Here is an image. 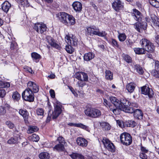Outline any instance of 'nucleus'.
<instances>
[{
    "label": "nucleus",
    "instance_id": "48",
    "mask_svg": "<svg viewBox=\"0 0 159 159\" xmlns=\"http://www.w3.org/2000/svg\"><path fill=\"white\" fill-rule=\"evenodd\" d=\"M124 59L125 60L127 63H130L132 62V59L131 57L128 55H124Z\"/></svg>",
    "mask_w": 159,
    "mask_h": 159
},
{
    "label": "nucleus",
    "instance_id": "19",
    "mask_svg": "<svg viewBox=\"0 0 159 159\" xmlns=\"http://www.w3.org/2000/svg\"><path fill=\"white\" fill-rule=\"evenodd\" d=\"M68 125L70 126H74L75 127H79L82 129L85 130H86L89 132L90 130L89 127L84 125L83 124L80 123H70L68 124Z\"/></svg>",
    "mask_w": 159,
    "mask_h": 159
},
{
    "label": "nucleus",
    "instance_id": "59",
    "mask_svg": "<svg viewBox=\"0 0 159 159\" xmlns=\"http://www.w3.org/2000/svg\"><path fill=\"white\" fill-rule=\"evenodd\" d=\"M139 157L142 159H147V156L143 152H141L140 153Z\"/></svg>",
    "mask_w": 159,
    "mask_h": 159
},
{
    "label": "nucleus",
    "instance_id": "42",
    "mask_svg": "<svg viewBox=\"0 0 159 159\" xmlns=\"http://www.w3.org/2000/svg\"><path fill=\"white\" fill-rule=\"evenodd\" d=\"M39 130V128L36 126H32L29 127L27 133L29 134L32 133L34 132H36Z\"/></svg>",
    "mask_w": 159,
    "mask_h": 159
},
{
    "label": "nucleus",
    "instance_id": "5",
    "mask_svg": "<svg viewBox=\"0 0 159 159\" xmlns=\"http://www.w3.org/2000/svg\"><path fill=\"white\" fill-rule=\"evenodd\" d=\"M85 114L87 116L94 118L99 117L101 115V111L97 109L88 108L84 111Z\"/></svg>",
    "mask_w": 159,
    "mask_h": 159
},
{
    "label": "nucleus",
    "instance_id": "13",
    "mask_svg": "<svg viewBox=\"0 0 159 159\" xmlns=\"http://www.w3.org/2000/svg\"><path fill=\"white\" fill-rule=\"evenodd\" d=\"M131 15L133 18L137 22H141L143 18L142 13L135 9H133V12L131 14Z\"/></svg>",
    "mask_w": 159,
    "mask_h": 159
},
{
    "label": "nucleus",
    "instance_id": "7",
    "mask_svg": "<svg viewBox=\"0 0 159 159\" xmlns=\"http://www.w3.org/2000/svg\"><path fill=\"white\" fill-rule=\"evenodd\" d=\"M62 112V110L61 107L58 105H56L54 107V110L51 116H48L47 118V121H49L51 117L53 119H56L59 115L61 114Z\"/></svg>",
    "mask_w": 159,
    "mask_h": 159
},
{
    "label": "nucleus",
    "instance_id": "45",
    "mask_svg": "<svg viewBox=\"0 0 159 159\" xmlns=\"http://www.w3.org/2000/svg\"><path fill=\"white\" fill-rule=\"evenodd\" d=\"M134 67L138 73L141 75L143 74V70L139 65L135 64L134 65Z\"/></svg>",
    "mask_w": 159,
    "mask_h": 159
},
{
    "label": "nucleus",
    "instance_id": "60",
    "mask_svg": "<svg viewBox=\"0 0 159 159\" xmlns=\"http://www.w3.org/2000/svg\"><path fill=\"white\" fill-rule=\"evenodd\" d=\"M6 113V110L3 106L0 107V115H4Z\"/></svg>",
    "mask_w": 159,
    "mask_h": 159
},
{
    "label": "nucleus",
    "instance_id": "33",
    "mask_svg": "<svg viewBox=\"0 0 159 159\" xmlns=\"http://www.w3.org/2000/svg\"><path fill=\"white\" fill-rule=\"evenodd\" d=\"M100 125L102 128L103 129L105 130H109L111 128V126L109 124L106 122L100 123Z\"/></svg>",
    "mask_w": 159,
    "mask_h": 159
},
{
    "label": "nucleus",
    "instance_id": "9",
    "mask_svg": "<svg viewBox=\"0 0 159 159\" xmlns=\"http://www.w3.org/2000/svg\"><path fill=\"white\" fill-rule=\"evenodd\" d=\"M134 28L138 31L141 32L143 31V30L146 29L147 27V24L146 22L141 21L137 22L134 24Z\"/></svg>",
    "mask_w": 159,
    "mask_h": 159
},
{
    "label": "nucleus",
    "instance_id": "44",
    "mask_svg": "<svg viewBox=\"0 0 159 159\" xmlns=\"http://www.w3.org/2000/svg\"><path fill=\"white\" fill-rule=\"evenodd\" d=\"M66 46V50L70 54L72 53L74 51V49L72 47L71 45L69 44Z\"/></svg>",
    "mask_w": 159,
    "mask_h": 159
},
{
    "label": "nucleus",
    "instance_id": "2",
    "mask_svg": "<svg viewBox=\"0 0 159 159\" xmlns=\"http://www.w3.org/2000/svg\"><path fill=\"white\" fill-rule=\"evenodd\" d=\"M87 30L88 34L91 36L95 35L99 37H104L107 35V34L105 31H102L100 32L99 28L94 25L88 27Z\"/></svg>",
    "mask_w": 159,
    "mask_h": 159
},
{
    "label": "nucleus",
    "instance_id": "24",
    "mask_svg": "<svg viewBox=\"0 0 159 159\" xmlns=\"http://www.w3.org/2000/svg\"><path fill=\"white\" fill-rule=\"evenodd\" d=\"M72 7L76 11H80L82 9V4L79 2H74L72 4Z\"/></svg>",
    "mask_w": 159,
    "mask_h": 159
},
{
    "label": "nucleus",
    "instance_id": "49",
    "mask_svg": "<svg viewBox=\"0 0 159 159\" xmlns=\"http://www.w3.org/2000/svg\"><path fill=\"white\" fill-rule=\"evenodd\" d=\"M152 74L156 78H159V72L156 70H154L152 71Z\"/></svg>",
    "mask_w": 159,
    "mask_h": 159
},
{
    "label": "nucleus",
    "instance_id": "22",
    "mask_svg": "<svg viewBox=\"0 0 159 159\" xmlns=\"http://www.w3.org/2000/svg\"><path fill=\"white\" fill-rule=\"evenodd\" d=\"M136 84L134 82H130L126 85V89L130 93H132L134 91Z\"/></svg>",
    "mask_w": 159,
    "mask_h": 159
},
{
    "label": "nucleus",
    "instance_id": "34",
    "mask_svg": "<svg viewBox=\"0 0 159 159\" xmlns=\"http://www.w3.org/2000/svg\"><path fill=\"white\" fill-rule=\"evenodd\" d=\"M150 16L154 24L159 27V19L154 14H151Z\"/></svg>",
    "mask_w": 159,
    "mask_h": 159
},
{
    "label": "nucleus",
    "instance_id": "35",
    "mask_svg": "<svg viewBox=\"0 0 159 159\" xmlns=\"http://www.w3.org/2000/svg\"><path fill=\"white\" fill-rule=\"evenodd\" d=\"M15 1L20 5L23 7H29L30 4L27 0H15Z\"/></svg>",
    "mask_w": 159,
    "mask_h": 159
},
{
    "label": "nucleus",
    "instance_id": "55",
    "mask_svg": "<svg viewBox=\"0 0 159 159\" xmlns=\"http://www.w3.org/2000/svg\"><path fill=\"white\" fill-rule=\"evenodd\" d=\"M129 126L130 127H134L136 125V123L133 120H130L128 122Z\"/></svg>",
    "mask_w": 159,
    "mask_h": 159
},
{
    "label": "nucleus",
    "instance_id": "43",
    "mask_svg": "<svg viewBox=\"0 0 159 159\" xmlns=\"http://www.w3.org/2000/svg\"><path fill=\"white\" fill-rule=\"evenodd\" d=\"M149 2L153 7L157 8L159 7V2L157 0H149Z\"/></svg>",
    "mask_w": 159,
    "mask_h": 159
},
{
    "label": "nucleus",
    "instance_id": "3",
    "mask_svg": "<svg viewBox=\"0 0 159 159\" xmlns=\"http://www.w3.org/2000/svg\"><path fill=\"white\" fill-rule=\"evenodd\" d=\"M140 43L144 48L146 52L150 53H153L154 52L155 46L150 40L146 39H143L140 40Z\"/></svg>",
    "mask_w": 159,
    "mask_h": 159
},
{
    "label": "nucleus",
    "instance_id": "38",
    "mask_svg": "<svg viewBox=\"0 0 159 159\" xmlns=\"http://www.w3.org/2000/svg\"><path fill=\"white\" fill-rule=\"evenodd\" d=\"M50 38V40L48 41L49 44L52 46L57 49H59L60 48L59 45L55 42L54 40L53 39L51 38Z\"/></svg>",
    "mask_w": 159,
    "mask_h": 159
},
{
    "label": "nucleus",
    "instance_id": "10",
    "mask_svg": "<svg viewBox=\"0 0 159 159\" xmlns=\"http://www.w3.org/2000/svg\"><path fill=\"white\" fill-rule=\"evenodd\" d=\"M27 88L26 89L31 91L34 93H36L39 91V86L35 83L30 81L27 84Z\"/></svg>",
    "mask_w": 159,
    "mask_h": 159
},
{
    "label": "nucleus",
    "instance_id": "15",
    "mask_svg": "<svg viewBox=\"0 0 159 159\" xmlns=\"http://www.w3.org/2000/svg\"><path fill=\"white\" fill-rule=\"evenodd\" d=\"M112 7L116 11L119 12L123 9V3L120 0H116L112 3Z\"/></svg>",
    "mask_w": 159,
    "mask_h": 159
},
{
    "label": "nucleus",
    "instance_id": "52",
    "mask_svg": "<svg viewBox=\"0 0 159 159\" xmlns=\"http://www.w3.org/2000/svg\"><path fill=\"white\" fill-rule=\"evenodd\" d=\"M115 109H114L113 111H112L114 114L115 115H117L119 114L120 111L121 110L119 108V107H117L116 106H115Z\"/></svg>",
    "mask_w": 159,
    "mask_h": 159
},
{
    "label": "nucleus",
    "instance_id": "39",
    "mask_svg": "<svg viewBox=\"0 0 159 159\" xmlns=\"http://www.w3.org/2000/svg\"><path fill=\"white\" fill-rule=\"evenodd\" d=\"M10 86V84L9 82L0 80V88H9Z\"/></svg>",
    "mask_w": 159,
    "mask_h": 159
},
{
    "label": "nucleus",
    "instance_id": "18",
    "mask_svg": "<svg viewBox=\"0 0 159 159\" xmlns=\"http://www.w3.org/2000/svg\"><path fill=\"white\" fill-rule=\"evenodd\" d=\"M19 114L23 117L24 120L26 123L28 121L29 113L25 109H21L19 111Z\"/></svg>",
    "mask_w": 159,
    "mask_h": 159
},
{
    "label": "nucleus",
    "instance_id": "64",
    "mask_svg": "<svg viewBox=\"0 0 159 159\" xmlns=\"http://www.w3.org/2000/svg\"><path fill=\"white\" fill-rule=\"evenodd\" d=\"M51 97L52 98H54L55 97V93L54 91L52 89L50 90L49 91Z\"/></svg>",
    "mask_w": 159,
    "mask_h": 159
},
{
    "label": "nucleus",
    "instance_id": "14",
    "mask_svg": "<svg viewBox=\"0 0 159 159\" xmlns=\"http://www.w3.org/2000/svg\"><path fill=\"white\" fill-rule=\"evenodd\" d=\"M65 39L68 44H70L72 46H76L77 45V39L75 35H72L71 37L66 35Z\"/></svg>",
    "mask_w": 159,
    "mask_h": 159
},
{
    "label": "nucleus",
    "instance_id": "26",
    "mask_svg": "<svg viewBox=\"0 0 159 159\" xmlns=\"http://www.w3.org/2000/svg\"><path fill=\"white\" fill-rule=\"evenodd\" d=\"M94 54L92 52L85 53L84 56V59L85 61H88L94 58Z\"/></svg>",
    "mask_w": 159,
    "mask_h": 159
},
{
    "label": "nucleus",
    "instance_id": "29",
    "mask_svg": "<svg viewBox=\"0 0 159 159\" xmlns=\"http://www.w3.org/2000/svg\"><path fill=\"white\" fill-rule=\"evenodd\" d=\"M31 56L33 60L36 62L39 61V60L41 58V56L36 52H32L31 54Z\"/></svg>",
    "mask_w": 159,
    "mask_h": 159
},
{
    "label": "nucleus",
    "instance_id": "36",
    "mask_svg": "<svg viewBox=\"0 0 159 159\" xmlns=\"http://www.w3.org/2000/svg\"><path fill=\"white\" fill-rule=\"evenodd\" d=\"M105 78L106 79L110 80L113 79V73L109 70H106L105 72Z\"/></svg>",
    "mask_w": 159,
    "mask_h": 159
},
{
    "label": "nucleus",
    "instance_id": "1",
    "mask_svg": "<svg viewBox=\"0 0 159 159\" xmlns=\"http://www.w3.org/2000/svg\"><path fill=\"white\" fill-rule=\"evenodd\" d=\"M58 17L61 22L66 25H74L75 23V19L72 15L65 12L59 13Z\"/></svg>",
    "mask_w": 159,
    "mask_h": 159
},
{
    "label": "nucleus",
    "instance_id": "11",
    "mask_svg": "<svg viewBox=\"0 0 159 159\" xmlns=\"http://www.w3.org/2000/svg\"><path fill=\"white\" fill-rule=\"evenodd\" d=\"M27 88L26 89L31 91L34 93H36L39 91V86L35 83L30 81L27 84Z\"/></svg>",
    "mask_w": 159,
    "mask_h": 159
},
{
    "label": "nucleus",
    "instance_id": "50",
    "mask_svg": "<svg viewBox=\"0 0 159 159\" xmlns=\"http://www.w3.org/2000/svg\"><path fill=\"white\" fill-rule=\"evenodd\" d=\"M5 124L10 129H12L14 127V124L10 121H6Z\"/></svg>",
    "mask_w": 159,
    "mask_h": 159
},
{
    "label": "nucleus",
    "instance_id": "56",
    "mask_svg": "<svg viewBox=\"0 0 159 159\" xmlns=\"http://www.w3.org/2000/svg\"><path fill=\"white\" fill-rule=\"evenodd\" d=\"M6 94V92L4 89H0V98H3Z\"/></svg>",
    "mask_w": 159,
    "mask_h": 159
},
{
    "label": "nucleus",
    "instance_id": "32",
    "mask_svg": "<svg viewBox=\"0 0 159 159\" xmlns=\"http://www.w3.org/2000/svg\"><path fill=\"white\" fill-rule=\"evenodd\" d=\"M134 50L136 54H143L146 53V50L144 48H134Z\"/></svg>",
    "mask_w": 159,
    "mask_h": 159
},
{
    "label": "nucleus",
    "instance_id": "17",
    "mask_svg": "<svg viewBox=\"0 0 159 159\" xmlns=\"http://www.w3.org/2000/svg\"><path fill=\"white\" fill-rule=\"evenodd\" d=\"M75 78L80 80H83L84 81H88V76L87 73L84 72L76 73L74 75Z\"/></svg>",
    "mask_w": 159,
    "mask_h": 159
},
{
    "label": "nucleus",
    "instance_id": "58",
    "mask_svg": "<svg viewBox=\"0 0 159 159\" xmlns=\"http://www.w3.org/2000/svg\"><path fill=\"white\" fill-rule=\"evenodd\" d=\"M126 42L127 46L129 47H131L133 44V43L129 39H127L126 41Z\"/></svg>",
    "mask_w": 159,
    "mask_h": 159
},
{
    "label": "nucleus",
    "instance_id": "31",
    "mask_svg": "<svg viewBox=\"0 0 159 159\" xmlns=\"http://www.w3.org/2000/svg\"><path fill=\"white\" fill-rule=\"evenodd\" d=\"M20 139L19 137L14 136L11 138L7 142L9 144H16L18 142L19 140Z\"/></svg>",
    "mask_w": 159,
    "mask_h": 159
},
{
    "label": "nucleus",
    "instance_id": "27",
    "mask_svg": "<svg viewBox=\"0 0 159 159\" xmlns=\"http://www.w3.org/2000/svg\"><path fill=\"white\" fill-rule=\"evenodd\" d=\"M120 105L119 108L120 110H121V107H122L123 108L125 107L129 106V101L125 98L122 99L120 100Z\"/></svg>",
    "mask_w": 159,
    "mask_h": 159
},
{
    "label": "nucleus",
    "instance_id": "20",
    "mask_svg": "<svg viewBox=\"0 0 159 159\" xmlns=\"http://www.w3.org/2000/svg\"><path fill=\"white\" fill-rule=\"evenodd\" d=\"M76 142L78 145L82 147H86L88 144L87 140L81 137L78 138L76 140Z\"/></svg>",
    "mask_w": 159,
    "mask_h": 159
},
{
    "label": "nucleus",
    "instance_id": "40",
    "mask_svg": "<svg viewBox=\"0 0 159 159\" xmlns=\"http://www.w3.org/2000/svg\"><path fill=\"white\" fill-rule=\"evenodd\" d=\"M64 149V147L63 144L59 143L56 145L54 147V149L58 151H62Z\"/></svg>",
    "mask_w": 159,
    "mask_h": 159
},
{
    "label": "nucleus",
    "instance_id": "51",
    "mask_svg": "<svg viewBox=\"0 0 159 159\" xmlns=\"http://www.w3.org/2000/svg\"><path fill=\"white\" fill-rule=\"evenodd\" d=\"M36 113L38 116H43L44 114L43 110L41 108L37 109L36 110Z\"/></svg>",
    "mask_w": 159,
    "mask_h": 159
},
{
    "label": "nucleus",
    "instance_id": "53",
    "mask_svg": "<svg viewBox=\"0 0 159 159\" xmlns=\"http://www.w3.org/2000/svg\"><path fill=\"white\" fill-rule=\"evenodd\" d=\"M111 44L113 46L117 48H119V45L117 41L115 39H111Z\"/></svg>",
    "mask_w": 159,
    "mask_h": 159
},
{
    "label": "nucleus",
    "instance_id": "47",
    "mask_svg": "<svg viewBox=\"0 0 159 159\" xmlns=\"http://www.w3.org/2000/svg\"><path fill=\"white\" fill-rule=\"evenodd\" d=\"M30 139L34 142H38L39 139V136L35 134H33L30 136Z\"/></svg>",
    "mask_w": 159,
    "mask_h": 159
},
{
    "label": "nucleus",
    "instance_id": "8",
    "mask_svg": "<svg viewBox=\"0 0 159 159\" xmlns=\"http://www.w3.org/2000/svg\"><path fill=\"white\" fill-rule=\"evenodd\" d=\"M102 142L105 148L108 151L112 152L115 151V148L114 144L108 139L103 138L102 139Z\"/></svg>",
    "mask_w": 159,
    "mask_h": 159
},
{
    "label": "nucleus",
    "instance_id": "54",
    "mask_svg": "<svg viewBox=\"0 0 159 159\" xmlns=\"http://www.w3.org/2000/svg\"><path fill=\"white\" fill-rule=\"evenodd\" d=\"M83 80H80L77 83V85L79 88H82L83 86L85 85V83Z\"/></svg>",
    "mask_w": 159,
    "mask_h": 159
},
{
    "label": "nucleus",
    "instance_id": "16",
    "mask_svg": "<svg viewBox=\"0 0 159 159\" xmlns=\"http://www.w3.org/2000/svg\"><path fill=\"white\" fill-rule=\"evenodd\" d=\"M141 93L145 94L148 95L150 98L153 97L154 93L152 90L150 89L149 87L146 85L143 86L141 87Z\"/></svg>",
    "mask_w": 159,
    "mask_h": 159
},
{
    "label": "nucleus",
    "instance_id": "30",
    "mask_svg": "<svg viewBox=\"0 0 159 159\" xmlns=\"http://www.w3.org/2000/svg\"><path fill=\"white\" fill-rule=\"evenodd\" d=\"M70 156L73 159H84V157L82 154L77 153H73Z\"/></svg>",
    "mask_w": 159,
    "mask_h": 159
},
{
    "label": "nucleus",
    "instance_id": "46",
    "mask_svg": "<svg viewBox=\"0 0 159 159\" xmlns=\"http://www.w3.org/2000/svg\"><path fill=\"white\" fill-rule=\"evenodd\" d=\"M119 35L118 36V38L120 41L123 42L124 41L126 38V36L125 33H120L119 32H118Z\"/></svg>",
    "mask_w": 159,
    "mask_h": 159
},
{
    "label": "nucleus",
    "instance_id": "62",
    "mask_svg": "<svg viewBox=\"0 0 159 159\" xmlns=\"http://www.w3.org/2000/svg\"><path fill=\"white\" fill-rule=\"evenodd\" d=\"M116 123L117 125L120 127L122 128L124 127L123 123L122 121L120 120H118L116 121Z\"/></svg>",
    "mask_w": 159,
    "mask_h": 159
},
{
    "label": "nucleus",
    "instance_id": "28",
    "mask_svg": "<svg viewBox=\"0 0 159 159\" xmlns=\"http://www.w3.org/2000/svg\"><path fill=\"white\" fill-rule=\"evenodd\" d=\"M135 109L134 108L131 107L129 105L126 107H125L124 108H123L122 107H121V110L124 111V112L129 113H132L134 112Z\"/></svg>",
    "mask_w": 159,
    "mask_h": 159
},
{
    "label": "nucleus",
    "instance_id": "57",
    "mask_svg": "<svg viewBox=\"0 0 159 159\" xmlns=\"http://www.w3.org/2000/svg\"><path fill=\"white\" fill-rule=\"evenodd\" d=\"M57 140L60 144H63L65 143V139L62 136H60L57 139Z\"/></svg>",
    "mask_w": 159,
    "mask_h": 159
},
{
    "label": "nucleus",
    "instance_id": "63",
    "mask_svg": "<svg viewBox=\"0 0 159 159\" xmlns=\"http://www.w3.org/2000/svg\"><path fill=\"white\" fill-rule=\"evenodd\" d=\"M130 106L133 108H138V105L137 103L135 102H132L130 103L129 104Z\"/></svg>",
    "mask_w": 159,
    "mask_h": 159
},
{
    "label": "nucleus",
    "instance_id": "4",
    "mask_svg": "<svg viewBox=\"0 0 159 159\" xmlns=\"http://www.w3.org/2000/svg\"><path fill=\"white\" fill-rule=\"evenodd\" d=\"M120 139L121 143L125 145H129L132 142L131 136L127 133H124L121 134L120 136Z\"/></svg>",
    "mask_w": 159,
    "mask_h": 159
},
{
    "label": "nucleus",
    "instance_id": "37",
    "mask_svg": "<svg viewBox=\"0 0 159 159\" xmlns=\"http://www.w3.org/2000/svg\"><path fill=\"white\" fill-rule=\"evenodd\" d=\"M40 159H49L50 157L49 154L47 152L41 153L39 155Z\"/></svg>",
    "mask_w": 159,
    "mask_h": 159
},
{
    "label": "nucleus",
    "instance_id": "12",
    "mask_svg": "<svg viewBox=\"0 0 159 159\" xmlns=\"http://www.w3.org/2000/svg\"><path fill=\"white\" fill-rule=\"evenodd\" d=\"M34 28L38 33L40 34H44L47 29L46 25L45 24L39 23L35 24Z\"/></svg>",
    "mask_w": 159,
    "mask_h": 159
},
{
    "label": "nucleus",
    "instance_id": "61",
    "mask_svg": "<svg viewBox=\"0 0 159 159\" xmlns=\"http://www.w3.org/2000/svg\"><path fill=\"white\" fill-rule=\"evenodd\" d=\"M24 69L31 74H34V71H33V70H32V69L30 67L28 66H26L24 68Z\"/></svg>",
    "mask_w": 159,
    "mask_h": 159
},
{
    "label": "nucleus",
    "instance_id": "6",
    "mask_svg": "<svg viewBox=\"0 0 159 159\" xmlns=\"http://www.w3.org/2000/svg\"><path fill=\"white\" fill-rule=\"evenodd\" d=\"M22 95L23 98L25 101L32 102L34 100V93L27 89H25L22 93Z\"/></svg>",
    "mask_w": 159,
    "mask_h": 159
},
{
    "label": "nucleus",
    "instance_id": "25",
    "mask_svg": "<svg viewBox=\"0 0 159 159\" xmlns=\"http://www.w3.org/2000/svg\"><path fill=\"white\" fill-rule=\"evenodd\" d=\"M110 100L111 103L114 104L115 106L117 107H120V100L117 99L116 98L111 96L110 97Z\"/></svg>",
    "mask_w": 159,
    "mask_h": 159
},
{
    "label": "nucleus",
    "instance_id": "21",
    "mask_svg": "<svg viewBox=\"0 0 159 159\" xmlns=\"http://www.w3.org/2000/svg\"><path fill=\"white\" fill-rule=\"evenodd\" d=\"M134 113V117L138 119H141L143 118V113L141 110L138 109H135Z\"/></svg>",
    "mask_w": 159,
    "mask_h": 159
},
{
    "label": "nucleus",
    "instance_id": "41",
    "mask_svg": "<svg viewBox=\"0 0 159 159\" xmlns=\"http://www.w3.org/2000/svg\"><path fill=\"white\" fill-rule=\"evenodd\" d=\"M12 98L15 101H18L20 98V95L17 92H14L12 95Z\"/></svg>",
    "mask_w": 159,
    "mask_h": 159
},
{
    "label": "nucleus",
    "instance_id": "23",
    "mask_svg": "<svg viewBox=\"0 0 159 159\" xmlns=\"http://www.w3.org/2000/svg\"><path fill=\"white\" fill-rule=\"evenodd\" d=\"M11 7V5L8 2H4L2 5V10L5 12L7 13Z\"/></svg>",
    "mask_w": 159,
    "mask_h": 159
}]
</instances>
